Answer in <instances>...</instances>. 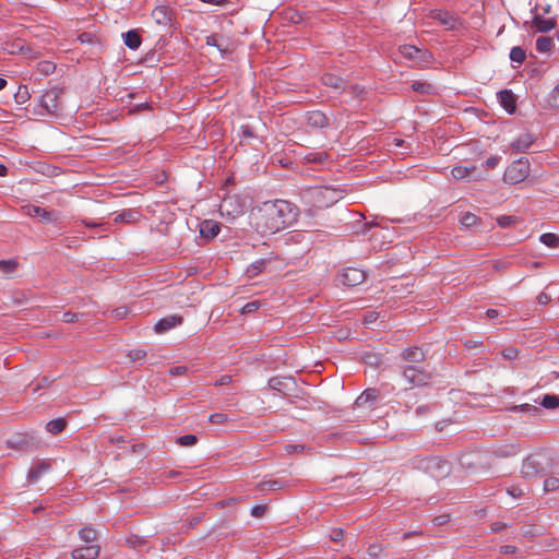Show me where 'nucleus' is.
I'll return each instance as SVG.
<instances>
[{"mask_svg": "<svg viewBox=\"0 0 559 559\" xmlns=\"http://www.w3.org/2000/svg\"><path fill=\"white\" fill-rule=\"evenodd\" d=\"M298 210L288 201H266L251 211L252 227L263 237L272 236L297 219Z\"/></svg>", "mask_w": 559, "mask_h": 559, "instance_id": "nucleus-1", "label": "nucleus"}, {"mask_svg": "<svg viewBox=\"0 0 559 559\" xmlns=\"http://www.w3.org/2000/svg\"><path fill=\"white\" fill-rule=\"evenodd\" d=\"M345 190L334 186H314L305 189L301 198L305 204L313 209H326L342 200Z\"/></svg>", "mask_w": 559, "mask_h": 559, "instance_id": "nucleus-2", "label": "nucleus"}, {"mask_svg": "<svg viewBox=\"0 0 559 559\" xmlns=\"http://www.w3.org/2000/svg\"><path fill=\"white\" fill-rule=\"evenodd\" d=\"M530 175V163L527 159L520 158L513 162L504 171L503 181L509 185H515L524 181Z\"/></svg>", "mask_w": 559, "mask_h": 559, "instance_id": "nucleus-3", "label": "nucleus"}, {"mask_svg": "<svg viewBox=\"0 0 559 559\" xmlns=\"http://www.w3.org/2000/svg\"><path fill=\"white\" fill-rule=\"evenodd\" d=\"M60 95L61 92L56 88L46 91L40 96L39 106L49 115H58L61 110Z\"/></svg>", "mask_w": 559, "mask_h": 559, "instance_id": "nucleus-4", "label": "nucleus"}, {"mask_svg": "<svg viewBox=\"0 0 559 559\" xmlns=\"http://www.w3.org/2000/svg\"><path fill=\"white\" fill-rule=\"evenodd\" d=\"M366 278V273L356 267L344 269L338 275V282L344 286H356L361 284Z\"/></svg>", "mask_w": 559, "mask_h": 559, "instance_id": "nucleus-5", "label": "nucleus"}, {"mask_svg": "<svg viewBox=\"0 0 559 559\" xmlns=\"http://www.w3.org/2000/svg\"><path fill=\"white\" fill-rule=\"evenodd\" d=\"M23 210L26 215L29 217L38 218V221L41 223L49 224L56 223L58 221V217L53 213L37 205H26L23 207Z\"/></svg>", "mask_w": 559, "mask_h": 559, "instance_id": "nucleus-6", "label": "nucleus"}, {"mask_svg": "<svg viewBox=\"0 0 559 559\" xmlns=\"http://www.w3.org/2000/svg\"><path fill=\"white\" fill-rule=\"evenodd\" d=\"M219 211L222 215H227L234 218L243 212V205L236 197H227L222 201Z\"/></svg>", "mask_w": 559, "mask_h": 559, "instance_id": "nucleus-7", "label": "nucleus"}, {"mask_svg": "<svg viewBox=\"0 0 559 559\" xmlns=\"http://www.w3.org/2000/svg\"><path fill=\"white\" fill-rule=\"evenodd\" d=\"M403 377L407 382L414 385H424L427 383V374L424 370L416 366H407L404 368Z\"/></svg>", "mask_w": 559, "mask_h": 559, "instance_id": "nucleus-8", "label": "nucleus"}, {"mask_svg": "<svg viewBox=\"0 0 559 559\" xmlns=\"http://www.w3.org/2000/svg\"><path fill=\"white\" fill-rule=\"evenodd\" d=\"M542 462L537 455L528 456L523 461L521 473L525 478L537 476L542 472Z\"/></svg>", "mask_w": 559, "mask_h": 559, "instance_id": "nucleus-9", "label": "nucleus"}, {"mask_svg": "<svg viewBox=\"0 0 559 559\" xmlns=\"http://www.w3.org/2000/svg\"><path fill=\"white\" fill-rule=\"evenodd\" d=\"M99 546L95 544L78 547L72 550L73 559H96L99 555Z\"/></svg>", "mask_w": 559, "mask_h": 559, "instance_id": "nucleus-10", "label": "nucleus"}, {"mask_svg": "<svg viewBox=\"0 0 559 559\" xmlns=\"http://www.w3.org/2000/svg\"><path fill=\"white\" fill-rule=\"evenodd\" d=\"M431 17L443 25L447 29H454L459 25L457 19L447 11L435 10L431 12Z\"/></svg>", "mask_w": 559, "mask_h": 559, "instance_id": "nucleus-11", "label": "nucleus"}, {"mask_svg": "<svg viewBox=\"0 0 559 559\" xmlns=\"http://www.w3.org/2000/svg\"><path fill=\"white\" fill-rule=\"evenodd\" d=\"M182 323V317L178 314L167 316L158 320L154 325V331L156 333H164L175 326H178Z\"/></svg>", "mask_w": 559, "mask_h": 559, "instance_id": "nucleus-12", "label": "nucleus"}, {"mask_svg": "<svg viewBox=\"0 0 559 559\" xmlns=\"http://www.w3.org/2000/svg\"><path fill=\"white\" fill-rule=\"evenodd\" d=\"M535 138L533 134L525 132L519 135L516 140L511 143V150L514 153L526 152L534 143Z\"/></svg>", "mask_w": 559, "mask_h": 559, "instance_id": "nucleus-13", "label": "nucleus"}, {"mask_svg": "<svg viewBox=\"0 0 559 559\" xmlns=\"http://www.w3.org/2000/svg\"><path fill=\"white\" fill-rule=\"evenodd\" d=\"M221 231V224L214 219H204L200 223V235L203 238L213 239Z\"/></svg>", "mask_w": 559, "mask_h": 559, "instance_id": "nucleus-14", "label": "nucleus"}, {"mask_svg": "<svg viewBox=\"0 0 559 559\" xmlns=\"http://www.w3.org/2000/svg\"><path fill=\"white\" fill-rule=\"evenodd\" d=\"M379 397V393L376 389L365 390L355 401L357 407H372Z\"/></svg>", "mask_w": 559, "mask_h": 559, "instance_id": "nucleus-15", "label": "nucleus"}, {"mask_svg": "<svg viewBox=\"0 0 559 559\" xmlns=\"http://www.w3.org/2000/svg\"><path fill=\"white\" fill-rule=\"evenodd\" d=\"M425 468L433 477H441L448 472L445 462H442L437 457L427 459Z\"/></svg>", "mask_w": 559, "mask_h": 559, "instance_id": "nucleus-16", "label": "nucleus"}, {"mask_svg": "<svg viewBox=\"0 0 559 559\" xmlns=\"http://www.w3.org/2000/svg\"><path fill=\"white\" fill-rule=\"evenodd\" d=\"M533 26L537 32L548 33L556 26V20L554 19H545L540 15H535L533 19Z\"/></svg>", "mask_w": 559, "mask_h": 559, "instance_id": "nucleus-17", "label": "nucleus"}, {"mask_svg": "<svg viewBox=\"0 0 559 559\" xmlns=\"http://www.w3.org/2000/svg\"><path fill=\"white\" fill-rule=\"evenodd\" d=\"M152 17L158 25H167L170 22V12L166 5H157L152 11Z\"/></svg>", "mask_w": 559, "mask_h": 559, "instance_id": "nucleus-18", "label": "nucleus"}, {"mask_svg": "<svg viewBox=\"0 0 559 559\" xmlns=\"http://www.w3.org/2000/svg\"><path fill=\"white\" fill-rule=\"evenodd\" d=\"M307 123L314 128H323L328 124V118L322 111L313 110L308 112Z\"/></svg>", "mask_w": 559, "mask_h": 559, "instance_id": "nucleus-19", "label": "nucleus"}, {"mask_svg": "<svg viewBox=\"0 0 559 559\" xmlns=\"http://www.w3.org/2000/svg\"><path fill=\"white\" fill-rule=\"evenodd\" d=\"M141 218L140 212L136 210H126L117 214L115 223H136Z\"/></svg>", "mask_w": 559, "mask_h": 559, "instance_id": "nucleus-20", "label": "nucleus"}, {"mask_svg": "<svg viewBox=\"0 0 559 559\" xmlns=\"http://www.w3.org/2000/svg\"><path fill=\"white\" fill-rule=\"evenodd\" d=\"M122 36L124 45L132 50L138 49L142 43L141 37L136 31H128Z\"/></svg>", "mask_w": 559, "mask_h": 559, "instance_id": "nucleus-21", "label": "nucleus"}, {"mask_svg": "<svg viewBox=\"0 0 559 559\" xmlns=\"http://www.w3.org/2000/svg\"><path fill=\"white\" fill-rule=\"evenodd\" d=\"M403 358L408 362H420L425 355L424 352L419 347H408L406 348L403 354Z\"/></svg>", "mask_w": 559, "mask_h": 559, "instance_id": "nucleus-22", "label": "nucleus"}, {"mask_svg": "<svg viewBox=\"0 0 559 559\" xmlns=\"http://www.w3.org/2000/svg\"><path fill=\"white\" fill-rule=\"evenodd\" d=\"M499 97L502 106L506 108L508 112L514 111V98L511 92L509 91H501L499 92Z\"/></svg>", "mask_w": 559, "mask_h": 559, "instance_id": "nucleus-23", "label": "nucleus"}, {"mask_svg": "<svg viewBox=\"0 0 559 559\" xmlns=\"http://www.w3.org/2000/svg\"><path fill=\"white\" fill-rule=\"evenodd\" d=\"M79 537L86 545H91L96 538V531L91 526H85L79 531Z\"/></svg>", "mask_w": 559, "mask_h": 559, "instance_id": "nucleus-24", "label": "nucleus"}, {"mask_svg": "<svg viewBox=\"0 0 559 559\" xmlns=\"http://www.w3.org/2000/svg\"><path fill=\"white\" fill-rule=\"evenodd\" d=\"M539 241L549 248H559V236L552 233L540 235Z\"/></svg>", "mask_w": 559, "mask_h": 559, "instance_id": "nucleus-25", "label": "nucleus"}, {"mask_svg": "<svg viewBox=\"0 0 559 559\" xmlns=\"http://www.w3.org/2000/svg\"><path fill=\"white\" fill-rule=\"evenodd\" d=\"M401 55L408 60H416L420 50L413 45H403L400 47Z\"/></svg>", "mask_w": 559, "mask_h": 559, "instance_id": "nucleus-26", "label": "nucleus"}, {"mask_svg": "<svg viewBox=\"0 0 559 559\" xmlns=\"http://www.w3.org/2000/svg\"><path fill=\"white\" fill-rule=\"evenodd\" d=\"M267 261L264 259H259L250 264L247 272L249 276H257L261 272H263L266 267Z\"/></svg>", "mask_w": 559, "mask_h": 559, "instance_id": "nucleus-27", "label": "nucleus"}, {"mask_svg": "<svg viewBox=\"0 0 559 559\" xmlns=\"http://www.w3.org/2000/svg\"><path fill=\"white\" fill-rule=\"evenodd\" d=\"M64 427L66 421L62 418L52 419L46 424L47 431L53 435L61 432Z\"/></svg>", "mask_w": 559, "mask_h": 559, "instance_id": "nucleus-28", "label": "nucleus"}, {"mask_svg": "<svg viewBox=\"0 0 559 559\" xmlns=\"http://www.w3.org/2000/svg\"><path fill=\"white\" fill-rule=\"evenodd\" d=\"M460 223L462 226L471 228L479 223V217L473 213L465 212L461 215Z\"/></svg>", "mask_w": 559, "mask_h": 559, "instance_id": "nucleus-29", "label": "nucleus"}, {"mask_svg": "<svg viewBox=\"0 0 559 559\" xmlns=\"http://www.w3.org/2000/svg\"><path fill=\"white\" fill-rule=\"evenodd\" d=\"M48 468L49 466L45 463L38 464L29 469L27 476L32 481H36Z\"/></svg>", "mask_w": 559, "mask_h": 559, "instance_id": "nucleus-30", "label": "nucleus"}, {"mask_svg": "<svg viewBox=\"0 0 559 559\" xmlns=\"http://www.w3.org/2000/svg\"><path fill=\"white\" fill-rule=\"evenodd\" d=\"M547 102L550 108L559 111V83L548 94Z\"/></svg>", "mask_w": 559, "mask_h": 559, "instance_id": "nucleus-31", "label": "nucleus"}, {"mask_svg": "<svg viewBox=\"0 0 559 559\" xmlns=\"http://www.w3.org/2000/svg\"><path fill=\"white\" fill-rule=\"evenodd\" d=\"M475 168H468L464 166H454L451 169V176L455 179H464L466 178Z\"/></svg>", "mask_w": 559, "mask_h": 559, "instance_id": "nucleus-32", "label": "nucleus"}, {"mask_svg": "<svg viewBox=\"0 0 559 559\" xmlns=\"http://www.w3.org/2000/svg\"><path fill=\"white\" fill-rule=\"evenodd\" d=\"M525 58H526V53H525L523 48H521L519 46H515V47L511 48L510 59L513 62H516V63L521 64V63H523L525 61Z\"/></svg>", "mask_w": 559, "mask_h": 559, "instance_id": "nucleus-33", "label": "nucleus"}, {"mask_svg": "<svg viewBox=\"0 0 559 559\" xmlns=\"http://www.w3.org/2000/svg\"><path fill=\"white\" fill-rule=\"evenodd\" d=\"M322 81L325 85L334 88H342L344 84L343 80L334 74H324Z\"/></svg>", "mask_w": 559, "mask_h": 559, "instance_id": "nucleus-34", "label": "nucleus"}, {"mask_svg": "<svg viewBox=\"0 0 559 559\" xmlns=\"http://www.w3.org/2000/svg\"><path fill=\"white\" fill-rule=\"evenodd\" d=\"M552 47V40L549 37L540 36L536 39V49L539 52H547Z\"/></svg>", "mask_w": 559, "mask_h": 559, "instance_id": "nucleus-35", "label": "nucleus"}, {"mask_svg": "<svg viewBox=\"0 0 559 559\" xmlns=\"http://www.w3.org/2000/svg\"><path fill=\"white\" fill-rule=\"evenodd\" d=\"M540 404L544 408L554 409L559 405V397L556 395H544Z\"/></svg>", "mask_w": 559, "mask_h": 559, "instance_id": "nucleus-36", "label": "nucleus"}, {"mask_svg": "<svg viewBox=\"0 0 559 559\" xmlns=\"http://www.w3.org/2000/svg\"><path fill=\"white\" fill-rule=\"evenodd\" d=\"M305 160L308 163H322L326 159L325 152H311L305 155Z\"/></svg>", "mask_w": 559, "mask_h": 559, "instance_id": "nucleus-37", "label": "nucleus"}, {"mask_svg": "<svg viewBox=\"0 0 559 559\" xmlns=\"http://www.w3.org/2000/svg\"><path fill=\"white\" fill-rule=\"evenodd\" d=\"M282 487V483L278 481V480H265V481H262L260 485H259V488L262 490V491H274V490H277Z\"/></svg>", "mask_w": 559, "mask_h": 559, "instance_id": "nucleus-38", "label": "nucleus"}, {"mask_svg": "<svg viewBox=\"0 0 559 559\" xmlns=\"http://www.w3.org/2000/svg\"><path fill=\"white\" fill-rule=\"evenodd\" d=\"M262 306V302L260 300H252L243 305L241 308L242 314H250L255 312L260 307Z\"/></svg>", "mask_w": 559, "mask_h": 559, "instance_id": "nucleus-39", "label": "nucleus"}, {"mask_svg": "<svg viewBox=\"0 0 559 559\" xmlns=\"http://www.w3.org/2000/svg\"><path fill=\"white\" fill-rule=\"evenodd\" d=\"M198 438L194 435H185L177 439V443L182 447H192L197 443Z\"/></svg>", "mask_w": 559, "mask_h": 559, "instance_id": "nucleus-40", "label": "nucleus"}, {"mask_svg": "<svg viewBox=\"0 0 559 559\" xmlns=\"http://www.w3.org/2000/svg\"><path fill=\"white\" fill-rule=\"evenodd\" d=\"M412 87L415 92H419L423 94H427L432 90V86L429 83L419 82V81L414 82Z\"/></svg>", "mask_w": 559, "mask_h": 559, "instance_id": "nucleus-41", "label": "nucleus"}, {"mask_svg": "<svg viewBox=\"0 0 559 559\" xmlns=\"http://www.w3.org/2000/svg\"><path fill=\"white\" fill-rule=\"evenodd\" d=\"M145 356H146V352L141 348L131 349L128 353V357L133 361L143 360L145 358Z\"/></svg>", "mask_w": 559, "mask_h": 559, "instance_id": "nucleus-42", "label": "nucleus"}, {"mask_svg": "<svg viewBox=\"0 0 559 559\" xmlns=\"http://www.w3.org/2000/svg\"><path fill=\"white\" fill-rule=\"evenodd\" d=\"M559 488V478L550 477L544 481V489L546 491H554Z\"/></svg>", "mask_w": 559, "mask_h": 559, "instance_id": "nucleus-43", "label": "nucleus"}, {"mask_svg": "<svg viewBox=\"0 0 559 559\" xmlns=\"http://www.w3.org/2000/svg\"><path fill=\"white\" fill-rule=\"evenodd\" d=\"M206 44H207L209 46L216 47V48L219 50V52H221V55H222V56H224V53H226V51H227V50H226L225 48H223V46L218 43V39H217V37H216V36H209V37L206 38Z\"/></svg>", "mask_w": 559, "mask_h": 559, "instance_id": "nucleus-44", "label": "nucleus"}, {"mask_svg": "<svg viewBox=\"0 0 559 559\" xmlns=\"http://www.w3.org/2000/svg\"><path fill=\"white\" fill-rule=\"evenodd\" d=\"M240 136L242 140H250L254 136L252 129L248 124H242L240 127Z\"/></svg>", "mask_w": 559, "mask_h": 559, "instance_id": "nucleus-45", "label": "nucleus"}, {"mask_svg": "<svg viewBox=\"0 0 559 559\" xmlns=\"http://www.w3.org/2000/svg\"><path fill=\"white\" fill-rule=\"evenodd\" d=\"M209 420L212 424H224L227 421V415L223 413H215L210 415Z\"/></svg>", "mask_w": 559, "mask_h": 559, "instance_id": "nucleus-46", "label": "nucleus"}, {"mask_svg": "<svg viewBox=\"0 0 559 559\" xmlns=\"http://www.w3.org/2000/svg\"><path fill=\"white\" fill-rule=\"evenodd\" d=\"M344 537V530L343 528H333L330 533V538L333 542H338Z\"/></svg>", "mask_w": 559, "mask_h": 559, "instance_id": "nucleus-47", "label": "nucleus"}, {"mask_svg": "<svg viewBox=\"0 0 559 559\" xmlns=\"http://www.w3.org/2000/svg\"><path fill=\"white\" fill-rule=\"evenodd\" d=\"M266 508L264 506L258 504L251 508V515L254 518H260L265 513Z\"/></svg>", "mask_w": 559, "mask_h": 559, "instance_id": "nucleus-48", "label": "nucleus"}, {"mask_svg": "<svg viewBox=\"0 0 559 559\" xmlns=\"http://www.w3.org/2000/svg\"><path fill=\"white\" fill-rule=\"evenodd\" d=\"M16 263L14 261H0V269L3 271H12L15 267Z\"/></svg>", "mask_w": 559, "mask_h": 559, "instance_id": "nucleus-49", "label": "nucleus"}, {"mask_svg": "<svg viewBox=\"0 0 559 559\" xmlns=\"http://www.w3.org/2000/svg\"><path fill=\"white\" fill-rule=\"evenodd\" d=\"M500 162V157L498 156H491L488 157L485 162V165L487 168H495Z\"/></svg>", "mask_w": 559, "mask_h": 559, "instance_id": "nucleus-50", "label": "nucleus"}, {"mask_svg": "<svg viewBox=\"0 0 559 559\" xmlns=\"http://www.w3.org/2000/svg\"><path fill=\"white\" fill-rule=\"evenodd\" d=\"M503 356L508 359H513L518 356V349L513 347L506 348L503 350Z\"/></svg>", "mask_w": 559, "mask_h": 559, "instance_id": "nucleus-51", "label": "nucleus"}, {"mask_svg": "<svg viewBox=\"0 0 559 559\" xmlns=\"http://www.w3.org/2000/svg\"><path fill=\"white\" fill-rule=\"evenodd\" d=\"M231 382V377L228 376V374H224L219 379H217L215 382H214V385L216 386H219V385H225V384H228Z\"/></svg>", "mask_w": 559, "mask_h": 559, "instance_id": "nucleus-52", "label": "nucleus"}, {"mask_svg": "<svg viewBox=\"0 0 559 559\" xmlns=\"http://www.w3.org/2000/svg\"><path fill=\"white\" fill-rule=\"evenodd\" d=\"M285 450L287 453H294V452H298V451H302L304 450V445H300V444H288L285 447Z\"/></svg>", "mask_w": 559, "mask_h": 559, "instance_id": "nucleus-53", "label": "nucleus"}, {"mask_svg": "<svg viewBox=\"0 0 559 559\" xmlns=\"http://www.w3.org/2000/svg\"><path fill=\"white\" fill-rule=\"evenodd\" d=\"M76 318H78L76 313L64 312L63 316H62V321L69 323V322L75 321Z\"/></svg>", "mask_w": 559, "mask_h": 559, "instance_id": "nucleus-54", "label": "nucleus"}, {"mask_svg": "<svg viewBox=\"0 0 559 559\" xmlns=\"http://www.w3.org/2000/svg\"><path fill=\"white\" fill-rule=\"evenodd\" d=\"M377 320V313L373 312V311H368L366 314H365V322L367 324H371L373 323L374 321Z\"/></svg>", "mask_w": 559, "mask_h": 559, "instance_id": "nucleus-55", "label": "nucleus"}, {"mask_svg": "<svg viewBox=\"0 0 559 559\" xmlns=\"http://www.w3.org/2000/svg\"><path fill=\"white\" fill-rule=\"evenodd\" d=\"M537 301L539 305H547L549 301H550V297L545 294V293H542L537 296Z\"/></svg>", "mask_w": 559, "mask_h": 559, "instance_id": "nucleus-56", "label": "nucleus"}, {"mask_svg": "<svg viewBox=\"0 0 559 559\" xmlns=\"http://www.w3.org/2000/svg\"><path fill=\"white\" fill-rule=\"evenodd\" d=\"M128 310L126 308H117L112 311L115 318L122 319L127 314Z\"/></svg>", "mask_w": 559, "mask_h": 559, "instance_id": "nucleus-57", "label": "nucleus"}, {"mask_svg": "<svg viewBox=\"0 0 559 559\" xmlns=\"http://www.w3.org/2000/svg\"><path fill=\"white\" fill-rule=\"evenodd\" d=\"M185 372H186V367H182V366L174 367L169 370V373L173 376L182 374Z\"/></svg>", "mask_w": 559, "mask_h": 559, "instance_id": "nucleus-58", "label": "nucleus"}, {"mask_svg": "<svg viewBox=\"0 0 559 559\" xmlns=\"http://www.w3.org/2000/svg\"><path fill=\"white\" fill-rule=\"evenodd\" d=\"M501 552L502 554H512L515 551V547L514 546H510V545H506V546H502L500 548Z\"/></svg>", "mask_w": 559, "mask_h": 559, "instance_id": "nucleus-59", "label": "nucleus"}, {"mask_svg": "<svg viewBox=\"0 0 559 559\" xmlns=\"http://www.w3.org/2000/svg\"><path fill=\"white\" fill-rule=\"evenodd\" d=\"M486 316H487V318H489V319H496V318L499 316V312H498V310H496V309H488V310L486 311Z\"/></svg>", "mask_w": 559, "mask_h": 559, "instance_id": "nucleus-60", "label": "nucleus"}, {"mask_svg": "<svg viewBox=\"0 0 559 559\" xmlns=\"http://www.w3.org/2000/svg\"><path fill=\"white\" fill-rule=\"evenodd\" d=\"M53 69H55V66L50 62H46L43 64V71L45 73H49V72L53 71Z\"/></svg>", "mask_w": 559, "mask_h": 559, "instance_id": "nucleus-61", "label": "nucleus"}, {"mask_svg": "<svg viewBox=\"0 0 559 559\" xmlns=\"http://www.w3.org/2000/svg\"><path fill=\"white\" fill-rule=\"evenodd\" d=\"M281 381L276 378H273L269 381V384L271 388L273 389H277V386L280 385Z\"/></svg>", "mask_w": 559, "mask_h": 559, "instance_id": "nucleus-62", "label": "nucleus"}, {"mask_svg": "<svg viewBox=\"0 0 559 559\" xmlns=\"http://www.w3.org/2000/svg\"><path fill=\"white\" fill-rule=\"evenodd\" d=\"M436 521L438 524L442 525L448 522V515L438 516V518H436Z\"/></svg>", "mask_w": 559, "mask_h": 559, "instance_id": "nucleus-63", "label": "nucleus"}, {"mask_svg": "<svg viewBox=\"0 0 559 559\" xmlns=\"http://www.w3.org/2000/svg\"><path fill=\"white\" fill-rule=\"evenodd\" d=\"M8 173V168L5 165L0 164V176H5Z\"/></svg>", "mask_w": 559, "mask_h": 559, "instance_id": "nucleus-64", "label": "nucleus"}]
</instances>
